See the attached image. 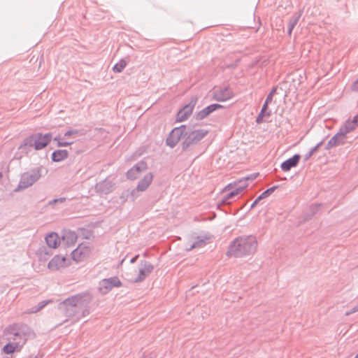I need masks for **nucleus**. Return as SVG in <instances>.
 Returning <instances> with one entry per match:
<instances>
[{
	"mask_svg": "<svg viewBox=\"0 0 358 358\" xmlns=\"http://www.w3.org/2000/svg\"><path fill=\"white\" fill-rule=\"evenodd\" d=\"M257 248V241L255 236H241L231 243L227 255L236 258L249 256L256 252Z\"/></svg>",
	"mask_w": 358,
	"mask_h": 358,
	"instance_id": "3",
	"label": "nucleus"
},
{
	"mask_svg": "<svg viewBox=\"0 0 358 358\" xmlns=\"http://www.w3.org/2000/svg\"><path fill=\"white\" fill-rule=\"evenodd\" d=\"M355 357V358H358V354Z\"/></svg>",
	"mask_w": 358,
	"mask_h": 358,
	"instance_id": "50",
	"label": "nucleus"
},
{
	"mask_svg": "<svg viewBox=\"0 0 358 358\" xmlns=\"http://www.w3.org/2000/svg\"><path fill=\"white\" fill-rule=\"evenodd\" d=\"M223 106L218 104V103H213L207 107L204 108L199 112L196 113L195 114V118L197 120H201L204 118L207 117L210 114H211L213 112L215 111L217 109L222 108Z\"/></svg>",
	"mask_w": 358,
	"mask_h": 358,
	"instance_id": "13",
	"label": "nucleus"
},
{
	"mask_svg": "<svg viewBox=\"0 0 358 358\" xmlns=\"http://www.w3.org/2000/svg\"><path fill=\"white\" fill-rule=\"evenodd\" d=\"M122 285V282L117 277H112L103 279L100 282V291L103 294L108 293L113 287H119Z\"/></svg>",
	"mask_w": 358,
	"mask_h": 358,
	"instance_id": "8",
	"label": "nucleus"
},
{
	"mask_svg": "<svg viewBox=\"0 0 358 358\" xmlns=\"http://www.w3.org/2000/svg\"><path fill=\"white\" fill-rule=\"evenodd\" d=\"M232 187H233V184H229L227 186L226 189H230L231 188H232Z\"/></svg>",
	"mask_w": 358,
	"mask_h": 358,
	"instance_id": "49",
	"label": "nucleus"
},
{
	"mask_svg": "<svg viewBox=\"0 0 358 358\" xmlns=\"http://www.w3.org/2000/svg\"><path fill=\"white\" fill-rule=\"evenodd\" d=\"M356 312H358V304L356 305L355 306H354L351 310H350L349 311H347L345 315L346 316H349L351 314L354 313H356Z\"/></svg>",
	"mask_w": 358,
	"mask_h": 358,
	"instance_id": "39",
	"label": "nucleus"
},
{
	"mask_svg": "<svg viewBox=\"0 0 358 358\" xmlns=\"http://www.w3.org/2000/svg\"><path fill=\"white\" fill-rule=\"evenodd\" d=\"M351 89L352 91L358 92V78L352 83Z\"/></svg>",
	"mask_w": 358,
	"mask_h": 358,
	"instance_id": "40",
	"label": "nucleus"
},
{
	"mask_svg": "<svg viewBox=\"0 0 358 358\" xmlns=\"http://www.w3.org/2000/svg\"><path fill=\"white\" fill-rule=\"evenodd\" d=\"M41 167H36L22 173L19 184L14 191L19 192L32 186L41 178Z\"/></svg>",
	"mask_w": 358,
	"mask_h": 358,
	"instance_id": "5",
	"label": "nucleus"
},
{
	"mask_svg": "<svg viewBox=\"0 0 358 358\" xmlns=\"http://www.w3.org/2000/svg\"><path fill=\"white\" fill-rule=\"evenodd\" d=\"M36 133L25 138L23 141V143L19 146V150H23L27 147L34 148L36 150Z\"/></svg>",
	"mask_w": 358,
	"mask_h": 358,
	"instance_id": "23",
	"label": "nucleus"
},
{
	"mask_svg": "<svg viewBox=\"0 0 358 358\" xmlns=\"http://www.w3.org/2000/svg\"><path fill=\"white\" fill-rule=\"evenodd\" d=\"M66 201V198L65 197H61V198H59V199H54L51 201H50L48 202V205L50 206H52V205H55L57 203H63Z\"/></svg>",
	"mask_w": 358,
	"mask_h": 358,
	"instance_id": "34",
	"label": "nucleus"
},
{
	"mask_svg": "<svg viewBox=\"0 0 358 358\" xmlns=\"http://www.w3.org/2000/svg\"><path fill=\"white\" fill-rule=\"evenodd\" d=\"M138 258V255H136L135 257H134L131 260H130V262L131 264H134V262H136V261L137 260V259Z\"/></svg>",
	"mask_w": 358,
	"mask_h": 358,
	"instance_id": "43",
	"label": "nucleus"
},
{
	"mask_svg": "<svg viewBox=\"0 0 358 358\" xmlns=\"http://www.w3.org/2000/svg\"><path fill=\"white\" fill-rule=\"evenodd\" d=\"M78 255H82V252L80 250V245H79L76 249L73 250V252H72L73 259L76 261H80V257H77Z\"/></svg>",
	"mask_w": 358,
	"mask_h": 358,
	"instance_id": "31",
	"label": "nucleus"
},
{
	"mask_svg": "<svg viewBox=\"0 0 358 358\" xmlns=\"http://www.w3.org/2000/svg\"><path fill=\"white\" fill-rule=\"evenodd\" d=\"M358 125L354 122L353 120H348L345 122V124L339 129V132L343 134V136H346L347 134L355 130Z\"/></svg>",
	"mask_w": 358,
	"mask_h": 358,
	"instance_id": "22",
	"label": "nucleus"
},
{
	"mask_svg": "<svg viewBox=\"0 0 358 358\" xmlns=\"http://www.w3.org/2000/svg\"><path fill=\"white\" fill-rule=\"evenodd\" d=\"M196 102L197 98L196 96H193L189 103L183 106V108L178 112L176 120L178 122H182L185 120L192 113Z\"/></svg>",
	"mask_w": 358,
	"mask_h": 358,
	"instance_id": "7",
	"label": "nucleus"
},
{
	"mask_svg": "<svg viewBox=\"0 0 358 358\" xmlns=\"http://www.w3.org/2000/svg\"><path fill=\"white\" fill-rule=\"evenodd\" d=\"M278 187V185L271 187L266 190H265L264 192H262L260 195L262 196L263 199H265L270 196L272 193L274 192V191Z\"/></svg>",
	"mask_w": 358,
	"mask_h": 358,
	"instance_id": "29",
	"label": "nucleus"
},
{
	"mask_svg": "<svg viewBox=\"0 0 358 358\" xmlns=\"http://www.w3.org/2000/svg\"><path fill=\"white\" fill-rule=\"evenodd\" d=\"M185 129H187V125H181L178 127H175L169 134L166 138V143L168 146L173 148L179 142L180 138H184Z\"/></svg>",
	"mask_w": 358,
	"mask_h": 358,
	"instance_id": "6",
	"label": "nucleus"
},
{
	"mask_svg": "<svg viewBox=\"0 0 358 358\" xmlns=\"http://www.w3.org/2000/svg\"><path fill=\"white\" fill-rule=\"evenodd\" d=\"M322 144L323 141H320L315 147L312 148L310 150L307 154L305 155L304 160H308L312 155H313L314 153H315L319 150V148L322 146Z\"/></svg>",
	"mask_w": 358,
	"mask_h": 358,
	"instance_id": "27",
	"label": "nucleus"
},
{
	"mask_svg": "<svg viewBox=\"0 0 358 358\" xmlns=\"http://www.w3.org/2000/svg\"><path fill=\"white\" fill-rule=\"evenodd\" d=\"M77 234L71 230H64L62 231V241L68 246L74 245L77 241Z\"/></svg>",
	"mask_w": 358,
	"mask_h": 358,
	"instance_id": "19",
	"label": "nucleus"
},
{
	"mask_svg": "<svg viewBox=\"0 0 358 358\" xmlns=\"http://www.w3.org/2000/svg\"><path fill=\"white\" fill-rule=\"evenodd\" d=\"M258 175H259V173H254V174L250 175V176H247V177L244 178V181L245 182L248 180H254L257 177Z\"/></svg>",
	"mask_w": 358,
	"mask_h": 358,
	"instance_id": "41",
	"label": "nucleus"
},
{
	"mask_svg": "<svg viewBox=\"0 0 358 358\" xmlns=\"http://www.w3.org/2000/svg\"><path fill=\"white\" fill-rule=\"evenodd\" d=\"M264 199L261 195H259L255 201H257V203L261 201Z\"/></svg>",
	"mask_w": 358,
	"mask_h": 358,
	"instance_id": "47",
	"label": "nucleus"
},
{
	"mask_svg": "<svg viewBox=\"0 0 358 358\" xmlns=\"http://www.w3.org/2000/svg\"><path fill=\"white\" fill-rule=\"evenodd\" d=\"M271 115V113H268L267 114H264L263 113H259L258 116L257 117L256 122L257 124H260L264 122V117H269Z\"/></svg>",
	"mask_w": 358,
	"mask_h": 358,
	"instance_id": "30",
	"label": "nucleus"
},
{
	"mask_svg": "<svg viewBox=\"0 0 358 358\" xmlns=\"http://www.w3.org/2000/svg\"><path fill=\"white\" fill-rule=\"evenodd\" d=\"M69 156V152L66 150H57L52 153V160L55 162H59Z\"/></svg>",
	"mask_w": 358,
	"mask_h": 358,
	"instance_id": "24",
	"label": "nucleus"
},
{
	"mask_svg": "<svg viewBox=\"0 0 358 358\" xmlns=\"http://www.w3.org/2000/svg\"><path fill=\"white\" fill-rule=\"evenodd\" d=\"M114 185L111 181L104 180L96 185L95 189L100 194H108L113 191Z\"/></svg>",
	"mask_w": 358,
	"mask_h": 358,
	"instance_id": "15",
	"label": "nucleus"
},
{
	"mask_svg": "<svg viewBox=\"0 0 358 358\" xmlns=\"http://www.w3.org/2000/svg\"><path fill=\"white\" fill-rule=\"evenodd\" d=\"M54 141H57V142L58 143L59 141H61V138H60V136H57L55 137V138H54Z\"/></svg>",
	"mask_w": 358,
	"mask_h": 358,
	"instance_id": "45",
	"label": "nucleus"
},
{
	"mask_svg": "<svg viewBox=\"0 0 358 358\" xmlns=\"http://www.w3.org/2000/svg\"><path fill=\"white\" fill-rule=\"evenodd\" d=\"M300 159L301 155L299 154L294 155L292 157L286 159L281 164V169L283 171H289L292 168L296 167L297 166Z\"/></svg>",
	"mask_w": 358,
	"mask_h": 358,
	"instance_id": "16",
	"label": "nucleus"
},
{
	"mask_svg": "<svg viewBox=\"0 0 358 358\" xmlns=\"http://www.w3.org/2000/svg\"><path fill=\"white\" fill-rule=\"evenodd\" d=\"M52 134L48 133L42 134L41 133H36V150H40L46 147L51 141Z\"/></svg>",
	"mask_w": 358,
	"mask_h": 358,
	"instance_id": "14",
	"label": "nucleus"
},
{
	"mask_svg": "<svg viewBox=\"0 0 358 358\" xmlns=\"http://www.w3.org/2000/svg\"><path fill=\"white\" fill-rule=\"evenodd\" d=\"M206 245V241L204 239H203V238L199 239L196 241H195L189 248H187V250L190 251L194 248H202V247L205 246Z\"/></svg>",
	"mask_w": 358,
	"mask_h": 358,
	"instance_id": "28",
	"label": "nucleus"
},
{
	"mask_svg": "<svg viewBox=\"0 0 358 358\" xmlns=\"http://www.w3.org/2000/svg\"><path fill=\"white\" fill-rule=\"evenodd\" d=\"M46 305V303L45 301H41L38 303V307L33 309L31 310V313H36L38 312V310H40L41 309H42Z\"/></svg>",
	"mask_w": 358,
	"mask_h": 358,
	"instance_id": "38",
	"label": "nucleus"
},
{
	"mask_svg": "<svg viewBox=\"0 0 358 358\" xmlns=\"http://www.w3.org/2000/svg\"><path fill=\"white\" fill-rule=\"evenodd\" d=\"M65 261V257L56 255L48 262V267L52 271L59 270L64 266Z\"/></svg>",
	"mask_w": 358,
	"mask_h": 358,
	"instance_id": "18",
	"label": "nucleus"
},
{
	"mask_svg": "<svg viewBox=\"0 0 358 358\" xmlns=\"http://www.w3.org/2000/svg\"><path fill=\"white\" fill-rule=\"evenodd\" d=\"M347 136H343L339 131H338L327 143L326 145L325 149L330 150L331 148L343 145L345 143Z\"/></svg>",
	"mask_w": 358,
	"mask_h": 358,
	"instance_id": "17",
	"label": "nucleus"
},
{
	"mask_svg": "<svg viewBox=\"0 0 358 358\" xmlns=\"http://www.w3.org/2000/svg\"><path fill=\"white\" fill-rule=\"evenodd\" d=\"M143 358H155V355L153 352H150L145 355Z\"/></svg>",
	"mask_w": 358,
	"mask_h": 358,
	"instance_id": "42",
	"label": "nucleus"
},
{
	"mask_svg": "<svg viewBox=\"0 0 358 358\" xmlns=\"http://www.w3.org/2000/svg\"><path fill=\"white\" fill-rule=\"evenodd\" d=\"M301 13H295L289 20L287 29H288V34L291 35L292 31L294 27L299 22V18L301 17Z\"/></svg>",
	"mask_w": 358,
	"mask_h": 358,
	"instance_id": "25",
	"label": "nucleus"
},
{
	"mask_svg": "<svg viewBox=\"0 0 358 358\" xmlns=\"http://www.w3.org/2000/svg\"><path fill=\"white\" fill-rule=\"evenodd\" d=\"M153 179V175L152 173H148L144 176L143 179H141L135 189H133L131 192V196L135 198L136 196L135 195L136 192H144L148 189V187L151 184Z\"/></svg>",
	"mask_w": 358,
	"mask_h": 358,
	"instance_id": "12",
	"label": "nucleus"
},
{
	"mask_svg": "<svg viewBox=\"0 0 358 358\" xmlns=\"http://www.w3.org/2000/svg\"><path fill=\"white\" fill-rule=\"evenodd\" d=\"M354 358H355V357H354Z\"/></svg>",
	"mask_w": 358,
	"mask_h": 358,
	"instance_id": "51",
	"label": "nucleus"
},
{
	"mask_svg": "<svg viewBox=\"0 0 358 358\" xmlns=\"http://www.w3.org/2000/svg\"><path fill=\"white\" fill-rule=\"evenodd\" d=\"M154 266L152 264L147 261H141L138 266V275L134 280V282H142L147 276H148L152 272Z\"/></svg>",
	"mask_w": 358,
	"mask_h": 358,
	"instance_id": "9",
	"label": "nucleus"
},
{
	"mask_svg": "<svg viewBox=\"0 0 358 358\" xmlns=\"http://www.w3.org/2000/svg\"><path fill=\"white\" fill-rule=\"evenodd\" d=\"M147 169V163L144 161H141L127 172V177L129 180H136L142 172L145 171Z\"/></svg>",
	"mask_w": 358,
	"mask_h": 358,
	"instance_id": "10",
	"label": "nucleus"
},
{
	"mask_svg": "<svg viewBox=\"0 0 358 358\" xmlns=\"http://www.w3.org/2000/svg\"><path fill=\"white\" fill-rule=\"evenodd\" d=\"M277 87H273L270 92L268 94L266 100L271 103L273 96L276 94Z\"/></svg>",
	"mask_w": 358,
	"mask_h": 358,
	"instance_id": "32",
	"label": "nucleus"
},
{
	"mask_svg": "<svg viewBox=\"0 0 358 358\" xmlns=\"http://www.w3.org/2000/svg\"><path fill=\"white\" fill-rule=\"evenodd\" d=\"M248 185L244 183L243 185L238 187L231 192L228 193L222 199V202L224 204H229L230 202L229 200L233 199L236 196L241 193L245 188H246Z\"/></svg>",
	"mask_w": 358,
	"mask_h": 358,
	"instance_id": "20",
	"label": "nucleus"
},
{
	"mask_svg": "<svg viewBox=\"0 0 358 358\" xmlns=\"http://www.w3.org/2000/svg\"><path fill=\"white\" fill-rule=\"evenodd\" d=\"M269 103H271L270 101L265 100L260 112L263 113L264 114H267L268 113H271V111L270 110H268V108Z\"/></svg>",
	"mask_w": 358,
	"mask_h": 358,
	"instance_id": "33",
	"label": "nucleus"
},
{
	"mask_svg": "<svg viewBox=\"0 0 358 358\" xmlns=\"http://www.w3.org/2000/svg\"><path fill=\"white\" fill-rule=\"evenodd\" d=\"M73 142V141H59L57 143V147H66V146H69L70 145H71Z\"/></svg>",
	"mask_w": 358,
	"mask_h": 358,
	"instance_id": "36",
	"label": "nucleus"
},
{
	"mask_svg": "<svg viewBox=\"0 0 358 358\" xmlns=\"http://www.w3.org/2000/svg\"><path fill=\"white\" fill-rule=\"evenodd\" d=\"M78 133H79V131L77 129H71L64 133V137L66 138L69 136H75V135L78 134Z\"/></svg>",
	"mask_w": 358,
	"mask_h": 358,
	"instance_id": "35",
	"label": "nucleus"
},
{
	"mask_svg": "<svg viewBox=\"0 0 358 358\" xmlns=\"http://www.w3.org/2000/svg\"><path fill=\"white\" fill-rule=\"evenodd\" d=\"M264 199L261 195H259L255 201H257V203L261 201Z\"/></svg>",
	"mask_w": 358,
	"mask_h": 358,
	"instance_id": "46",
	"label": "nucleus"
},
{
	"mask_svg": "<svg viewBox=\"0 0 358 358\" xmlns=\"http://www.w3.org/2000/svg\"><path fill=\"white\" fill-rule=\"evenodd\" d=\"M320 204H315L312 205L310 207V210L311 211V215H313L320 208Z\"/></svg>",
	"mask_w": 358,
	"mask_h": 358,
	"instance_id": "37",
	"label": "nucleus"
},
{
	"mask_svg": "<svg viewBox=\"0 0 358 358\" xmlns=\"http://www.w3.org/2000/svg\"><path fill=\"white\" fill-rule=\"evenodd\" d=\"M234 96L232 90L229 87L216 90L213 92V98L217 101H225Z\"/></svg>",
	"mask_w": 358,
	"mask_h": 358,
	"instance_id": "11",
	"label": "nucleus"
},
{
	"mask_svg": "<svg viewBox=\"0 0 358 358\" xmlns=\"http://www.w3.org/2000/svg\"><path fill=\"white\" fill-rule=\"evenodd\" d=\"M127 66V62L121 59L113 67V70L115 73H121Z\"/></svg>",
	"mask_w": 358,
	"mask_h": 358,
	"instance_id": "26",
	"label": "nucleus"
},
{
	"mask_svg": "<svg viewBox=\"0 0 358 358\" xmlns=\"http://www.w3.org/2000/svg\"><path fill=\"white\" fill-rule=\"evenodd\" d=\"M92 296L89 292L75 294L59 304V309L73 322H77L90 314Z\"/></svg>",
	"mask_w": 358,
	"mask_h": 358,
	"instance_id": "1",
	"label": "nucleus"
},
{
	"mask_svg": "<svg viewBox=\"0 0 358 358\" xmlns=\"http://www.w3.org/2000/svg\"><path fill=\"white\" fill-rule=\"evenodd\" d=\"M3 335L8 343L3 346V352L9 355L20 352L34 333L28 325L17 323L7 327Z\"/></svg>",
	"mask_w": 358,
	"mask_h": 358,
	"instance_id": "2",
	"label": "nucleus"
},
{
	"mask_svg": "<svg viewBox=\"0 0 358 358\" xmlns=\"http://www.w3.org/2000/svg\"><path fill=\"white\" fill-rule=\"evenodd\" d=\"M257 204V201H254L253 203H252L250 208H254Z\"/></svg>",
	"mask_w": 358,
	"mask_h": 358,
	"instance_id": "48",
	"label": "nucleus"
},
{
	"mask_svg": "<svg viewBox=\"0 0 358 358\" xmlns=\"http://www.w3.org/2000/svg\"><path fill=\"white\" fill-rule=\"evenodd\" d=\"M47 245L52 248H56L59 245V237L57 233L52 232L48 234L45 238Z\"/></svg>",
	"mask_w": 358,
	"mask_h": 358,
	"instance_id": "21",
	"label": "nucleus"
},
{
	"mask_svg": "<svg viewBox=\"0 0 358 358\" xmlns=\"http://www.w3.org/2000/svg\"><path fill=\"white\" fill-rule=\"evenodd\" d=\"M208 134V130L203 129L192 130L190 127L187 126L184 140L181 145L182 150L186 151L198 144Z\"/></svg>",
	"mask_w": 358,
	"mask_h": 358,
	"instance_id": "4",
	"label": "nucleus"
},
{
	"mask_svg": "<svg viewBox=\"0 0 358 358\" xmlns=\"http://www.w3.org/2000/svg\"><path fill=\"white\" fill-rule=\"evenodd\" d=\"M354 122L358 125V113L352 118Z\"/></svg>",
	"mask_w": 358,
	"mask_h": 358,
	"instance_id": "44",
	"label": "nucleus"
}]
</instances>
